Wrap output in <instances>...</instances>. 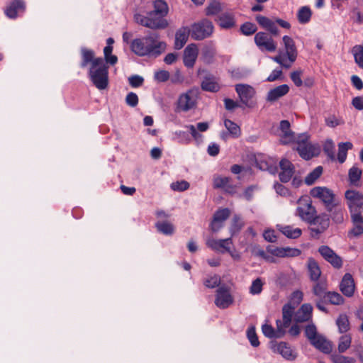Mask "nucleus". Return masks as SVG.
I'll list each match as a JSON object with an SVG mask.
<instances>
[{
  "mask_svg": "<svg viewBox=\"0 0 363 363\" xmlns=\"http://www.w3.org/2000/svg\"><path fill=\"white\" fill-rule=\"evenodd\" d=\"M166 47V43L160 40V36L157 33H149L130 43L131 51L139 57L156 58L165 51Z\"/></svg>",
  "mask_w": 363,
  "mask_h": 363,
  "instance_id": "obj_1",
  "label": "nucleus"
},
{
  "mask_svg": "<svg viewBox=\"0 0 363 363\" xmlns=\"http://www.w3.org/2000/svg\"><path fill=\"white\" fill-rule=\"evenodd\" d=\"M89 77L93 84L99 90H104L108 85V67L101 57H96L90 65Z\"/></svg>",
  "mask_w": 363,
  "mask_h": 363,
  "instance_id": "obj_2",
  "label": "nucleus"
},
{
  "mask_svg": "<svg viewBox=\"0 0 363 363\" xmlns=\"http://www.w3.org/2000/svg\"><path fill=\"white\" fill-rule=\"evenodd\" d=\"M284 52L279 50L278 55L273 57L272 60L285 69H289L296 60L298 50L293 38L289 35L282 38Z\"/></svg>",
  "mask_w": 363,
  "mask_h": 363,
  "instance_id": "obj_3",
  "label": "nucleus"
},
{
  "mask_svg": "<svg viewBox=\"0 0 363 363\" xmlns=\"http://www.w3.org/2000/svg\"><path fill=\"white\" fill-rule=\"evenodd\" d=\"M135 20L141 26L152 30L165 29L169 26V22L164 16L159 15L152 11L147 12L146 16L141 14L135 15Z\"/></svg>",
  "mask_w": 363,
  "mask_h": 363,
  "instance_id": "obj_4",
  "label": "nucleus"
},
{
  "mask_svg": "<svg viewBox=\"0 0 363 363\" xmlns=\"http://www.w3.org/2000/svg\"><path fill=\"white\" fill-rule=\"evenodd\" d=\"M189 28L191 38L198 41L211 37L214 31L213 23L207 18H203L194 23Z\"/></svg>",
  "mask_w": 363,
  "mask_h": 363,
  "instance_id": "obj_5",
  "label": "nucleus"
},
{
  "mask_svg": "<svg viewBox=\"0 0 363 363\" xmlns=\"http://www.w3.org/2000/svg\"><path fill=\"white\" fill-rule=\"evenodd\" d=\"M350 216L362 215L363 213V194L354 189H347L345 193Z\"/></svg>",
  "mask_w": 363,
  "mask_h": 363,
  "instance_id": "obj_6",
  "label": "nucleus"
},
{
  "mask_svg": "<svg viewBox=\"0 0 363 363\" xmlns=\"http://www.w3.org/2000/svg\"><path fill=\"white\" fill-rule=\"evenodd\" d=\"M296 150L301 158L309 160L319 153V149L308 141L306 135H300L296 142Z\"/></svg>",
  "mask_w": 363,
  "mask_h": 363,
  "instance_id": "obj_7",
  "label": "nucleus"
},
{
  "mask_svg": "<svg viewBox=\"0 0 363 363\" xmlns=\"http://www.w3.org/2000/svg\"><path fill=\"white\" fill-rule=\"evenodd\" d=\"M310 194L322 201L327 211H332L333 204L337 202L333 191L325 186H315L311 189Z\"/></svg>",
  "mask_w": 363,
  "mask_h": 363,
  "instance_id": "obj_8",
  "label": "nucleus"
},
{
  "mask_svg": "<svg viewBox=\"0 0 363 363\" xmlns=\"http://www.w3.org/2000/svg\"><path fill=\"white\" fill-rule=\"evenodd\" d=\"M235 90L243 105L248 108L255 106L252 99L256 94V91L253 86L247 84H238L235 86Z\"/></svg>",
  "mask_w": 363,
  "mask_h": 363,
  "instance_id": "obj_9",
  "label": "nucleus"
},
{
  "mask_svg": "<svg viewBox=\"0 0 363 363\" xmlns=\"http://www.w3.org/2000/svg\"><path fill=\"white\" fill-rule=\"evenodd\" d=\"M255 43L262 51L274 52L277 50V45L274 39L265 32H258L254 38Z\"/></svg>",
  "mask_w": 363,
  "mask_h": 363,
  "instance_id": "obj_10",
  "label": "nucleus"
},
{
  "mask_svg": "<svg viewBox=\"0 0 363 363\" xmlns=\"http://www.w3.org/2000/svg\"><path fill=\"white\" fill-rule=\"evenodd\" d=\"M270 348L274 352L281 354L283 358L288 361H294L297 357L296 351L286 342L272 341Z\"/></svg>",
  "mask_w": 363,
  "mask_h": 363,
  "instance_id": "obj_11",
  "label": "nucleus"
},
{
  "mask_svg": "<svg viewBox=\"0 0 363 363\" xmlns=\"http://www.w3.org/2000/svg\"><path fill=\"white\" fill-rule=\"evenodd\" d=\"M233 303L230 289L225 285L220 286L216 290L215 304L220 309L228 308Z\"/></svg>",
  "mask_w": 363,
  "mask_h": 363,
  "instance_id": "obj_12",
  "label": "nucleus"
},
{
  "mask_svg": "<svg viewBox=\"0 0 363 363\" xmlns=\"http://www.w3.org/2000/svg\"><path fill=\"white\" fill-rule=\"evenodd\" d=\"M196 104V99L193 91H188L182 94L177 101V111L186 112L194 108Z\"/></svg>",
  "mask_w": 363,
  "mask_h": 363,
  "instance_id": "obj_13",
  "label": "nucleus"
},
{
  "mask_svg": "<svg viewBox=\"0 0 363 363\" xmlns=\"http://www.w3.org/2000/svg\"><path fill=\"white\" fill-rule=\"evenodd\" d=\"M318 252L322 257L329 262L334 268L340 269L342 266V259L328 245H321L318 248Z\"/></svg>",
  "mask_w": 363,
  "mask_h": 363,
  "instance_id": "obj_14",
  "label": "nucleus"
},
{
  "mask_svg": "<svg viewBox=\"0 0 363 363\" xmlns=\"http://www.w3.org/2000/svg\"><path fill=\"white\" fill-rule=\"evenodd\" d=\"M233 245L231 238L226 239L216 240L208 238L206 240V245L214 251L221 253L230 252V246Z\"/></svg>",
  "mask_w": 363,
  "mask_h": 363,
  "instance_id": "obj_15",
  "label": "nucleus"
},
{
  "mask_svg": "<svg viewBox=\"0 0 363 363\" xmlns=\"http://www.w3.org/2000/svg\"><path fill=\"white\" fill-rule=\"evenodd\" d=\"M280 172L279 174V178L282 183H286L291 180L294 172L295 167L287 159H282L279 162Z\"/></svg>",
  "mask_w": 363,
  "mask_h": 363,
  "instance_id": "obj_16",
  "label": "nucleus"
},
{
  "mask_svg": "<svg viewBox=\"0 0 363 363\" xmlns=\"http://www.w3.org/2000/svg\"><path fill=\"white\" fill-rule=\"evenodd\" d=\"M230 215V211L228 208L217 210L210 225L211 230L213 232H218L223 227V222L227 220Z\"/></svg>",
  "mask_w": 363,
  "mask_h": 363,
  "instance_id": "obj_17",
  "label": "nucleus"
},
{
  "mask_svg": "<svg viewBox=\"0 0 363 363\" xmlns=\"http://www.w3.org/2000/svg\"><path fill=\"white\" fill-rule=\"evenodd\" d=\"M295 306H292L291 303H287L282 307V318L283 320H277L276 325H280L283 330L289 328L294 315Z\"/></svg>",
  "mask_w": 363,
  "mask_h": 363,
  "instance_id": "obj_18",
  "label": "nucleus"
},
{
  "mask_svg": "<svg viewBox=\"0 0 363 363\" xmlns=\"http://www.w3.org/2000/svg\"><path fill=\"white\" fill-rule=\"evenodd\" d=\"M231 181L230 177L218 176L213 179V187L222 189L228 194H234L236 192V186L233 185Z\"/></svg>",
  "mask_w": 363,
  "mask_h": 363,
  "instance_id": "obj_19",
  "label": "nucleus"
},
{
  "mask_svg": "<svg viewBox=\"0 0 363 363\" xmlns=\"http://www.w3.org/2000/svg\"><path fill=\"white\" fill-rule=\"evenodd\" d=\"M198 56V48L194 43L188 45L184 50L183 55V62L188 68L194 67Z\"/></svg>",
  "mask_w": 363,
  "mask_h": 363,
  "instance_id": "obj_20",
  "label": "nucleus"
},
{
  "mask_svg": "<svg viewBox=\"0 0 363 363\" xmlns=\"http://www.w3.org/2000/svg\"><path fill=\"white\" fill-rule=\"evenodd\" d=\"M340 289L342 293L347 297H352L354 295L355 284L351 274L346 273L343 276L340 284Z\"/></svg>",
  "mask_w": 363,
  "mask_h": 363,
  "instance_id": "obj_21",
  "label": "nucleus"
},
{
  "mask_svg": "<svg viewBox=\"0 0 363 363\" xmlns=\"http://www.w3.org/2000/svg\"><path fill=\"white\" fill-rule=\"evenodd\" d=\"M185 128L189 130L192 138L197 143L202 142V135L199 132H206L209 128L208 122H200L196 124V127L194 125H186Z\"/></svg>",
  "mask_w": 363,
  "mask_h": 363,
  "instance_id": "obj_22",
  "label": "nucleus"
},
{
  "mask_svg": "<svg viewBox=\"0 0 363 363\" xmlns=\"http://www.w3.org/2000/svg\"><path fill=\"white\" fill-rule=\"evenodd\" d=\"M189 35H191V30L188 26H182L179 28L175 33V40L174 48L176 50L182 49L186 43Z\"/></svg>",
  "mask_w": 363,
  "mask_h": 363,
  "instance_id": "obj_23",
  "label": "nucleus"
},
{
  "mask_svg": "<svg viewBox=\"0 0 363 363\" xmlns=\"http://www.w3.org/2000/svg\"><path fill=\"white\" fill-rule=\"evenodd\" d=\"M258 24L263 28L269 31L272 35H278L279 29L276 25L275 20L273 21L266 16L257 15L255 18Z\"/></svg>",
  "mask_w": 363,
  "mask_h": 363,
  "instance_id": "obj_24",
  "label": "nucleus"
},
{
  "mask_svg": "<svg viewBox=\"0 0 363 363\" xmlns=\"http://www.w3.org/2000/svg\"><path fill=\"white\" fill-rule=\"evenodd\" d=\"M313 307L310 303L303 304L294 315L296 323H305L312 318Z\"/></svg>",
  "mask_w": 363,
  "mask_h": 363,
  "instance_id": "obj_25",
  "label": "nucleus"
},
{
  "mask_svg": "<svg viewBox=\"0 0 363 363\" xmlns=\"http://www.w3.org/2000/svg\"><path fill=\"white\" fill-rule=\"evenodd\" d=\"M290 127L291 125L289 121L283 120L280 122L279 128L281 132L280 140L282 144H289L294 140V133L291 131Z\"/></svg>",
  "mask_w": 363,
  "mask_h": 363,
  "instance_id": "obj_26",
  "label": "nucleus"
},
{
  "mask_svg": "<svg viewBox=\"0 0 363 363\" xmlns=\"http://www.w3.org/2000/svg\"><path fill=\"white\" fill-rule=\"evenodd\" d=\"M350 217L353 227L348 232V237L350 238H357L363 234V216L362 215H356Z\"/></svg>",
  "mask_w": 363,
  "mask_h": 363,
  "instance_id": "obj_27",
  "label": "nucleus"
},
{
  "mask_svg": "<svg viewBox=\"0 0 363 363\" xmlns=\"http://www.w3.org/2000/svg\"><path fill=\"white\" fill-rule=\"evenodd\" d=\"M24 10V1L23 0H14L6 6L4 13L9 18H16L17 14L20 12H23Z\"/></svg>",
  "mask_w": 363,
  "mask_h": 363,
  "instance_id": "obj_28",
  "label": "nucleus"
},
{
  "mask_svg": "<svg viewBox=\"0 0 363 363\" xmlns=\"http://www.w3.org/2000/svg\"><path fill=\"white\" fill-rule=\"evenodd\" d=\"M289 91V86L287 84L279 85L268 91L266 100L268 102H274L287 94Z\"/></svg>",
  "mask_w": 363,
  "mask_h": 363,
  "instance_id": "obj_29",
  "label": "nucleus"
},
{
  "mask_svg": "<svg viewBox=\"0 0 363 363\" xmlns=\"http://www.w3.org/2000/svg\"><path fill=\"white\" fill-rule=\"evenodd\" d=\"M310 342L316 349L325 354H329L332 351V345L330 342L327 340L326 338L320 334L316 336Z\"/></svg>",
  "mask_w": 363,
  "mask_h": 363,
  "instance_id": "obj_30",
  "label": "nucleus"
},
{
  "mask_svg": "<svg viewBox=\"0 0 363 363\" xmlns=\"http://www.w3.org/2000/svg\"><path fill=\"white\" fill-rule=\"evenodd\" d=\"M262 331L264 335L269 338H281L286 334V330L278 325H277V329L275 330L272 325L264 324L262 326Z\"/></svg>",
  "mask_w": 363,
  "mask_h": 363,
  "instance_id": "obj_31",
  "label": "nucleus"
},
{
  "mask_svg": "<svg viewBox=\"0 0 363 363\" xmlns=\"http://www.w3.org/2000/svg\"><path fill=\"white\" fill-rule=\"evenodd\" d=\"M307 269L311 281H318L321 275V270L317 261L309 257L307 261Z\"/></svg>",
  "mask_w": 363,
  "mask_h": 363,
  "instance_id": "obj_32",
  "label": "nucleus"
},
{
  "mask_svg": "<svg viewBox=\"0 0 363 363\" xmlns=\"http://www.w3.org/2000/svg\"><path fill=\"white\" fill-rule=\"evenodd\" d=\"M297 212L300 217L309 224L312 225L315 218V209L311 203L307 205V208L305 210L302 207L297 208Z\"/></svg>",
  "mask_w": 363,
  "mask_h": 363,
  "instance_id": "obj_33",
  "label": "nucleus"
},
{
  "mask_svg": "<svg viewBox=\"0 0 363 363\" xmlns=\"http://www.w3.org/2000/svg\"><path fill=\"white\" fill-rule=\"evenodd\" d=\"M201 86L203 90L211 92H217L220 89L215 77L211 74H208L204 77Z\"/></svg>",
  "mask_w": 363,
  "mask_h": 363,
  "instance_id": "obj_34",
  "label": "nucleus"
},
{
  "mask_svg": "<svg viewBox=\"0 0 363 363\" xmlns=\"http://www.w3.org/2000/svg\"><path fill=\"white\" fill-rule=\"evenodd\" d=\"M278 230L286 237L290 239H296L301 235L302 231L300 228H294L291 225H277Z\"/></svg>",
  "mask_w": 363,
  "mask_h": 363,
  "instance_id": "obj_35",
  "label": "nucleus"
},
{
  "mask_svg": "<svg viewBox=\"0 0 363 363\" xmlns=\"http://www.w3.org/2000/svg\"><path fill=\"white\" fill-rule=\"evenodd\" d=\"M216 49L213 45H206L201 50V60L205 64L210 65L213 62Z\"/></svg>",
  "mask_w": 363,
  "mask_h": 363,
  "instance_id": "obj_36",
  "label": "nucleus"
},
{
  "mask_svg": "<svg viewBox=\"0 0 363 363\" xmlns=\"http://www.w3.org/2000/svg\"><path fill=\"white\" fill-rule=\"evenodd\" d=\"M330 213L332 220L335 223H341L344 220V210L338 206L337 202L333 204L332 211H328Z\"/></svg>",
  "mask_w": 363,
  "mask_h": 363,
  "instance_id": "obj_37",
  "label": "nucleus"
},
{
  "mask_svg": "<svg viewBox=\"0 0 363 363\" xmlns=\"http://www.w3.org/2000/svg\"><path fill=\"white\" fill-rule=\"evenodd\" d=\"M353 145L350 142L340 143L338 144L337 160L340 163H343L346 160L347 151L351 150Z\"/></svg>",
  "mask_w": 363,
  "mask_h": 363,
  "instance_id": "obj_38",
  "label": "nucleus"
},
{
  "mask_svg": "<svg viewBox=\"0 0 363 363\" xmlns=\"http://www.w3.org/2000/svg\"><path fill=\"white\" fill-rule=\"evenodd\" d=\"M81 52L82 60L81 62L80 67L82 68H84L87 66L89 63H90L91 65H93V62L96 60V58H94V52L91 50H88L85 48H82Z\"/></svg>",
  "mask_w": 363,
  "mask_h": 363,
  "instance_id": "obj_39",
  "label": "nucleus"
},
{
  "mask_svg": "<svg viewBox=\"0 0 363 363\" xmlns=\"http://www.w3.org/2000/svg\"><path fill=\"white\" fill-rule=\"evenodd\" d=\"M316 283L314 284L313 287V293L317 296L319 299L326 298V295L328 294L327 291V284L324 281H315Z\"/></svg>",
  "mask_w": 363,
  "mask_h": 363,
  "instance_id": "obj_40",
  "label": "nucleus"
},
{
  "mask_svg": "<svg viewBox=\"0 0 363 363\" xmlns=\"http://www.w3.org/2000/svg\"><path fill=\"white\" fill-rule=\"evenodd\" d=\"M219 25L225 29H230L235 26V21L233 15L223 13L219 17Z\"/></svg>",
  "mask_w": 363,
  "mask_h": 363,
  "instance_id": "obj_41",
  "label": "nucleus"
},
{
  "mask_svg": "<svg viewBox=\"0 0 363 363\" xmlns=\"http://www.w3.org/2000/svg\"><path fill=\"white\" fill-rule=\"evenodd\" d=\"M154 9L152 11L159 15L167 16L169 12V6L164 0H155L152 3Z\"/></svg>",
  "mask_w": 363,
  "mask_h": 363,
  "instance_id": "obj_42",
  "label": "nucleus"
},
{
  "mask_svg": "<svg viewBox=\"0 0 363 363\" xmlns=\"http://www.w3.org/2000/svg\"><path fill=\"white\" fill-rule=\"evenodd\" d=\"M312 12L308 6H302L297 13L298 21L301 24H306L311 20Z\"/></svg>",
  "mask_w": 363,
  "mask_h": 363,
  "instance_id": "obj_43",
  "label": "nucleus"
},
{
  "mask_svg": "<svg viewBox=\"0 0 363 363\" xmlns=\"http://www.w3.org/2000/svg\"><path fill=\"white\" fill-rule=\"evenodd\" d=\"M155 227L160 233L165 235H172L174 232V225L168 221L157 222Z\"/></svg>",
  "mask_w": 363,
  "mask_h": 363,
  "instance_id": "obj_44",
  "label": "nucleus"
},
{
  "mask_svg": "<svg viewBox=\"0 0 363 363\" xmlns=\"http://www.w3.org/2000/svg\"><path fill=\"white\" fill-rule=\"evenodd\" d=\"M323 168L321 166L316 167L305 178V183L307 185H312L322 174Z\"/></svg>",
  "mask_w": 363,
  "mask_h": 363,
  "instance_id": "obj_45",
  "label": "nucleus"
},
{
  "mask_svg": "<svg viewBox=\"0 0 363 363\" xmlns=\"http://www.w3.org/2000/svg\"><path fill=\"white\" fill-rule=\"evenodd\" d=\"M336 324L340 333H346L350 329L348 317L345 314H340L336 320Z\"/></svg>",
  "mask_w": 363,
  "mask_h": 363,
  "instance_id": "obj_46",
  "label": "nucleus"
},
{
  "mask_svg": "<svg viewBox=\"0 0 363 363\" xmlns=\"http://www.w3.org/2000/svg\"><path fill=\"white\" fill-rule=\"evenodd\" d=\"M362 176V170L357 167L353 166L348 172L349 182L352 185H357Z\"/></svg>",
  "mask_w": 363,
  "mask_h": 363,
  "instance_id": "obj_47",
  "label": "nucleus"
},
{
  "mask_svg": "<svg viewBox=\"0 0 363 363\" xmlns=\"http://www.w3.org/2000/svg\"><path fill=\"white\" fill-rule=\"evenodd\" d=\"M224 125L233 138H237L240 135V128L233 121L229 119H225L224 121Z\"/></svg>",
  "mask_w": 363,
  "mask_h": 363,
  "instance_id": "obj_48",
  "label": "nucleus"
},
{
  "mask_svg": "<svg viewBox=\"0 0 363 363\" xmlns=\"http://www.w3.org/2000/svg\"><path fill=\"white\" fill-rule=\"evenodd\" d=\"M325 301L333 305H341L344 303V298L337 292L328 291Z\"/></svg>",
  "mask_w": 363,
  "mask_h": 363,
  "instance_id": "obj_49",
  "label": "nucleus"
},
{
  "mask_svg": "<svg viewBox=\"0 0 363 363\" xmlns=\"http://www.w3.org/2000/svg\"><path fill=\"white\" fill-rule=\"evenodd\" d=\"M243 226V223L241 220L240 216L235 215L232 219V223L230 228L231 236L238 233Z\"/></svg>",
  "mask_w": 363,
  "mask_h": 363,
  "instance_id": "obj_50",
  "label": "nucleus"
},
{
  "mask_svg": "<svg viewBox=\"0 0 363 363\" xmlns=\"http://www.w3.org/2000/svg\"><path fill=\"white\" fill-rule=\"evenodd\" d=\"M352 338L349 335H342L339 339L338 352H345L351 345Z\"/></svg>",
  "mask_w": 363,
  "mask_h": 363,
  "instance_id": "obj_51",
  "label": "nucleus"
},
{
  "mask_svg": "<svg viewBox=\"0 0 363 363\" xmlns=\"http://www.w3.org/2000/svg\"><path fill=\"white\" fill-rule=\"evenodd\" d=\"M312 225H318L323 229L326 230L330 225V216L327 213H322L315 216L314 222Z\"/></svg>",
  "mask_w": 363,
  "mask_h": 363,
  "instance_id": "obj_52",
  "label": "nucleus"
},
{
  "mask_svg": "<svg viewBox=\"0 0 363 363\" xmlns=\"http://www.w3.org/2000/svg\"><path fill=\"white\" fill-rule=\"evenodd\" d=\"M352 52L355 62L360 68L363 69V44L354 46Z\"/></svg>",
  "mask_w": 363,
  "mask_h": 363,
  "instance_id": "obj_53",
  "label": "nucleus"
},
{
  "mask_svg": "<svg viewBox=\"0 0 363 363\" xmlns=\"http://www.w3.org/2000/svg\"><path fill=\"white\" fill-rule=\"evenodd\" d=\"M323 151L331 160H335V145L331 139L325 140L323 145Z\"/></svg>",
  "mask_w": 363,
  "mask_h": 363,
  "instance_id": "obj_54",
  "label": "nucleus"
},
{
  "mask_svg": "<svg viewBox=\"0 0 363 363\" xmlns=\"http://www.w3.org/2000/svg\"><path fill=\"white\" fill-rule=\"evenodd\" d=\"M240 32L246 36L251 35L256 33L257 28V26L251 22H245L240 26Z\"/></svg>",
  "mask_w": 363,
  "mask_h": 363,
  "instance_id": "obj_55",
  "label": "nucleus"
},
{
  "mask_svg": "<svg viewBox=\"0 0 363 363\" xmlns=\"http://www.w3.org/2000/svg\"><path fill=\"white\" fill-rule=\"evenodd\" d=\"M264 282L262 279L258 277L252 281V284L250 287V293L252 295H258L261 294L263 289Z\"/></svg>",
  "mask_w": 363,
  "mask_h": 363,
  "instance_id": "obj_56",
  "label": "nucleus"
},
{
  "mask_svg": "<svg viewBox=\"0 0 363 363\" xmlns=\"http://www.w3.org/2000/svg\"><path fill=\"white\" fill-rule=\"evenodd\" d=\"M247 337L252 347H255L259 345L258 337L256 334L255 328L254 326L248 328L247 330Z\"/></svg>",
  "mask_w": 363,
  "mask_h": 363,
  "instance_id": "obj_57",
  "label": "nucleus"
},
{
  "mask_svg": "<svg viewBox=\"0 0 363 363\" xmlns=\"http://www.w3.org/2000/svg\"><path fill=\"white\" fill-rule=\"evenodd\" d=\"M189 186V183L185 180L177 181L175 182H172L170 185L172 190L179 192L187 190Z\"/></svg>",
  "mask_w": 363,
  "mask_h": 363,
  "instance_id": "obj_58",
  "label": "nucleus"
},
{
  "mask_svg": "<svg viewBox=\"0 0 363 363\" xmlns=\"http://www.w3.org/2000/svg\"><path fill=\"white\" fill-rule=\"evenodd\" d=\"M220 284V278L218 275H213L208 277L203 281V284L210 289H213L219 286Z\"/></svg>",
  "mask_w": 363,
  "mask_h": 363,
  "instance_id": "obj_59",
  "label": "nucleus"
},
{
  "mask_svg": "<svg viewBox=\"0 0 363 363\" xmlns=\"http://www.w3.org/2000/svg\"><path fill=\"white\" fill-rule=\"evenodd\" d=\"M319 334L317 332V328L313 323L308 324L305 328V335L311 342Z\"/></svg>",
  "mask_w": 363,
  "mask_h": 363,
  "instance_id": "obj_60",
  "label": "nucleus"
},
{
  "mask_svg": "<svg viewBox=\"0 0 363 363\" xmlns=\"http://www.w3.org/2000/svg\"><path fill=\"white\" fill-rule=\"evenodd\" d=\"M221 10L220 4L218 1H213L211 2L206 8V15L212 16L218 13Z\"/></svg>",
  "mask_w": 363,
  "mask_h": 363,
  "instance_id": "obj_61",
  "label": "nucleus"
},
{
  "mask_svg": "<svg viewBox=\"0 0 363 363\" xmlns=\"http://www.w3.org/2000/svg\"><path fill=\"white\" fill-rule=\"evenodd\" d=\"M174 135L180 143L189 144L191 141V138L188 132L177 130L174 133Z\"/></svg>",
  "mask_w": 363,
  "mask_h": 363,
  "instance_id": "obj_62",
  "label": "nucleus"
},
{
  "mask_svg": "<svg viewBox=\"0 0 363 363\" xmlns=\"http://www.w3.org/2000/svg\"><path fill=\"white\" fill-rule=\"evenodd\" d=\"M303 294L302 291L299 290H296L291 294L290 301L289 303H291L292 306H295V308L301 303L303 300Z\"/></svg>",
  "mask_w": 363,
  "mask_h": 363,
  "instance_id": "obj_63",
  "label": "nucleus"
},
{
  "mask_svg": "<svg viewBox=\"0 0 363 363\" xmlns=\"http://www.w3.org/2000/svg\"><path fill=\"white\" fill-rule=\"evenodd\" d=\"M332 360L333 363H354L356 362L354 357H345L340 354H333Z\"/></svg>",
  "mask_w": 363,
  "mask_h": 363,
  "instance_id": "obj_64",
  "label": "nucleus"
}]
</instances>
